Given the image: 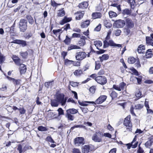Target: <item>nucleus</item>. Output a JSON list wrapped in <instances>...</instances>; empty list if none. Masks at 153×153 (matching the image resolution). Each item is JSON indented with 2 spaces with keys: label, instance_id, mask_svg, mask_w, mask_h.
<instances>
[{
  "label": "nucleus",
  "instance_id": "1",
  "mask_svg": "<svg viewBox=\"0 0 153 153\" xmlns=\"http://www.w3.org/2000/svg\"><path fill=\"white\" fill-rule=\"evenodd\" d=\"M27 22L26 20L24 19H21L19 22V27L20 31L25 32L27 29Z\"/></svg>",
  "mask_w": 153,
  "mask_h": 153
},
{
  "label": "nucleus",
  "instance_id": "2",
  "mask_svg": "<svg viewBox=\"0 0 153 153\" xmlns=\"http://www.w3.org/2000/svg\"><path fill=\"white\" fill-rule=\"evenodd\" d=\"M103 48H105L108 47L109 46L113 47H118V48L122 47L121 44H116L112 40H110L108 42L106 40L103 41Z\"/></svg>",
  "mask_w": 153,
  "mask_h": 153
},
{
  "label": "nucleus",
  "instance_id": "3",
  "mask_svg": "<svg viewBox=\"0 0 153 153\" xmlns=\"http://www.w3.org/2000/svg\"><path fill=\"white\" fill-rule=\"evenodd\" d=\"M130 120V116L128 115L125 119L123 124L126 126L127 129H129V131H131L132 130V124Z\"/></svg>",
  "mask_w": 153,
  "mask_h": 153
},
{
  "label": "nucleus",
  "instance_id": "4",
  "mask_svg": "<svg viewBox=\"0 0 153 153\" xmlns=\"http://www.w3.org/2000/svg\"><path fill=\"white\" fill-rule=\"evenodd\" d=\"M94 149V146L91 145H85L82 146V153H88Z\"/></svg>",
  "mask_w": 153,
  "mask_h": 153
},
{
  "label": "nucleus",
  "instance_id": "5",
  "mask_svg": "<svg viewBox=\"0 0 153 153\" xmlns=\"http://www.w3.org/2000/svg\"><path fill=\"white\" fill-rule=\"evenodd\" d=\"M95 80L98 83L102 85L105 84L107 82L106 77L104 76H97L95 78Z\"/></svg>",
  "mask_w": 153,
  "mask_h": 153
},
{
  "label": "nucleus",
  "instance_id": "6",
  "mask_svg": "<svg viewBox=\"0 0 153 153\" xmlns=\"http://www.w3.org/2000/svg\"><path fill=\"white\" fill-rule=\"evenodd\" d=\"M84 139L81 137H78L76 138L74 140V143L75 146H78L84 144Z\"/></svg>",
  "mask_w": 153,
  "mask_h": 153
},
{
  "label": "nucleus",
  "instance_id": "7",
  "mask_svg": "<svg viewBox=\"0 0 153 153\" xmlns=\"http://www.w3.org/2000/svg\"><path fill=\"white\" fill-rule=\"evenodd\" d=\"M125 25V22L124 21L119 19L116 21L113 24V26L117 28H121Z\"/></svg>",
  "mask_w": 153,
  "mask_h": 153
},
{
  "label": "nucleus",
  "instance_id": "8",
  "mask_svg": "<svg viewBox=\"0 0 153 153\" xmlns=\"http://www.w3.org/2000/svg\"><path fill=\"white\" fill-rule=\"evenodd\" d=\"M87 54L84 52H77L76 53V59L79 61L85 59Z\"/></svg>",
  "mask_w": 153,
  "mask_h": 153
},
{
  "label": "nucleus",
  "instance_id": "9",
  "mask_svg": "<svg viewBox=\"0 0 153 153\" xmlns=\"http://www.w3.org/2000/svg\"><path fill=\"white\" fill-rule=\"evenodd\" d=\"M63 98L64 94L63 93H58L55 95L56 99L62 106H63Z\"/></svg>",
  "mask_w": 153,
  "mask_h": 153
},
{
  "label": "nucleus",
  "instance_id": "10",
  "mask_svg": "<svg viewBox=\"0 0 153 153\" xmlns=\"http://www.w3.org/2000/svg\"><path fill=\"white\" fill-rule=\"evenodd\" d=\"M107 98L106 95H102L100 96L98 98L93 104H100L105 101Z\"/></svg>",
  "mask_w": 153,
  "mask_h": 153
},
{
  "label": "nucleus",
  "instance_id": "11",
  "mask_svg": "<svg viewBox=\"0 0 153 153\" xmlns=\"http://www.w3.org/2000/svg\"><path fill=\"white\" fill-rule=\"evenodd\" d=\"M11 43L19 45L21 44L22 47H25L27 45L26 42L22 40H14Z\"/></svg>",
  "mask_w": 153,
  "mask_h": 153
},
{
  "label": "nucleus",
  "instance_id": "12",
  "mask_svg": "<svg viewBox=\"0 0 153 153\" xmlns=\"http://www.w3.org/2000/svg\"><path fill=\"white\" fill-rule=\"evenodd\" d=\"M126 26L128 28H131L134 26V24L132 20L129 18H127L126 19Z\"/></svg>",
  "mask_w": 153,
  "mask_h": 153
},
{
  "label": "nucleus",
  "instance_id": "13",
  "mask_svg": "<svg viewBox=\"0 0 153 153\" xmlns=\"http://www.w3.org/2000/svg\"><path fill=\"white\" fill-rule=\"evenodd\" d=\"M19 70L21 74H24L25 73L27 70L26 65L23 64L20 65Z\"/></svg>",
  "mask_w": 153,
  "mask_h": 153
},
{
  "label": "nucleus",
  "instance_id": "14",
  "mask_svg": "<svg viewBox=\"0 0 153 153\" xmlns=\"http://www.w3.org/2000/svg\"><path fill=\"white\" fill-rule=\"evenodd\" d=\"M84 14V11L76 12L75 14H78V15L76 16V19L77 20H80L82 18Z\"/></svg>",
  "mask_w": 153,
  "mask_h": 153
},
{
  "label": "nucleus",
  "instance_id": "15",
  "mask_svg": "<svg viewBox=\"0 0 153 153\" xmlns=\"http://www.w3.org/2000/svg\"><path fill=\"white\" fill-rule=\"evenodd\" d=\"M92 140L95 142H100L102 139L101 138L99 137L96 134H94L92 137Z\"/></svg>",
  "mask_w": 153,
  "mask_h": 153
},
{
  "label": "nucleus",
  "instance_id": "16",
  "mask_svg": "<svg viewBox=\"0 0 153 153\" xmlns=\"http://www.w3.org/2000/svg\"><path fill=\"white\" fill-rule=\"evenodd\" d=\"M145 47L144 45H141L138 48L137 51L139 53H143L145 52Z\"/></svg>",
  "mask_w": 153,
  "mask_h": 153
},
{
  "label": "nucleus",
  "instance_id": "17",
  "mask_svg": "<svg viewBox=\"0 0 153 153\" xmlns=\"http://www.w3.org/2000/svg\"><path fill=\"white\" fill-rule=\"evenodd\" d=\"M71 20V19L69 18H67L65 16L64 18L60 21L59 24L61 25H63L65 24L70 22Z\"/></svg>",
  "mask_w": 153,
  "mask_h": 153
},
{
  "label": "nucleus",
  "instance_id": "18",
  "mask_svg": "<svg viewBox=\"0 0 153 153\" xmlns=\"http://www.w3.org/2000/svg\"><path fill=\"white\" fill-rule=\"evenodd\" d=\"M78 103L79 104L82 106H87L88 104H93L94 102L93 101L91 102V101H85L83 102H80V101L79 100Z\"/></svg>",
  "mask_w": 153,
  "mask_h": 153
},
{
  "label": "nucleus",
  "instance_id": "19",
  "mask_svg": "<svg viewBox=\"0 0 153 153\" xmlns=\"http://www.w3.org/2000/svg\"><path fill=\"white\" fill-rule=\"evenodd\" d=\"M59 103L56 99L51 100V104L52 107H57L58 106Z\"/></svg>",
  "mask_w": 153,
  "mask_h": 153
},
{
  "label": "nucleus",
  "instance_id": "20",
  "mask_svg": "<svg viewBox=\"0 0 153 153\" xmlns=\"http://www.w3.org/2000/svg\"><path fill=\"white\" fill-rule=\"evenodd\" d=\"M88 5V3L87 2L84 1L79 4L78 7L80 8L85 9L87 8Z\"/></svg>",
  "mask_w": 153,
  "mask_h": 153
},
{
  "label": "nucleus",
  "instance_id": "21",
  "mask_svg": "<svg viewBox=\"0 0 153 153\" xmlns=\"http://www.w3.org/2000/svg\"><path fill=\"white\" fill-rule=\"evenodd\" d=\"M78 112L77 110L74 108H70L66 110V113L71 115L76 114Z\"/></svg>",
  "mask_w": 153,
  "mask_h": 153
},
{
  "label": "nucleus",
  "instance_id": "22",
  "mask_svg": "<svg viewBox=\"0 0 153 153\" xmlns=\"http://www.w3.org/2000/svg\"><path fill=\"white\" fill-rule=\"evenodd\" d=\"M86 37L83 36H82L80 37V41L79 42V44L80 46H84L85 44Z\"/></svg>",
  "mask_w": 153,
  "mask_h": 153
},
{
  "label": "nucleus",
  "instance_id": "23",
  "mask_svg": "<svg viewBox=\"0 0 153 153\" xmlns=\"http://www.w3.org/2000/svg\"><path fill=\"white\" fill-rule=\"evenodd\" d=\"M153 55L152 51L151 49L147 50L145 56L146 58H151Z\"/></svg>",
  "mask_w": 153,
  "mask_h": 153
},
{
  "label": "nucleus",
  "instance_id": "24",
  "mask_svg": "<svg viewBox=\"0 0 153 153\" xmlns=\"http://www.w3.org/2000/svg\"><path fill=\"white\" fill-rule=\"evenodd\" d=\"M90 20H87L85 22H83L82 23L81 27L82 28L87 27L90 25Z\"/></svg>",
  "mask_w": 153,
  "mask_h": 153
},
{
  "label": "nucleus",
  "instance_id": "25",
  "mask_svg": "<svg viewBox=\"0 0 153 153\" xmlns=\"http://www.w3.org/2000/svg\"><path fill=\"white\" fill-rule=\"evenodd\" d=\"M92 16L94 19L100 18L101 17L102 14L100 12L93 13L92 14Z\"/></svg>",
  "mask_w": 153,
  "mask_h": 153
},
{
  "label": "nucleus",
  "instance_id": "26",
  "mask_svg": "<svg viewBox=\"0 0 153 153\" xmlns=\"http://www.w3.org/2000/svg\"><path fill=\"white\" fill-rule=\"evenodd\" d=\"M146 43L149 45L153 46V40L150 37L147 36L146 37Z\"/></svg>",
  "mask_w": 153,
  "mask_h": 153
},
{
  "label": "nucleus",
  "instance_id": "27",
  "mask_svg": "<svg viewBox=\"0 0 153 153\" xmlns=\"http://www.w3.org/2000/svg\"><path fill=\"white\" fill-rule=\"evenodd\" d=\"M104 24L106 27L108 28H110L112 26V24L110 22L106 20H104Z\"/></svg>",
  "mask_w": 153,
  "mask_h": 153
},
{
  "label": "nucleus",
  "instance_id": "28",
  "mask_svg": "<svg viewBox=\"0 0 153 153\" xmlns=\"http://www.w3.org/2000/svg\"><path fill=\"white\" fill-rule=\"evenodd\" d=\"M26 17L29 23L32 25L34 22V20L32 17L30 15H27Z\"/></svg>",
  "mask_w": 153,
  "mask_h": 153
},
{
  "label": "nucleus",
  "instance_id": "29",
  "mask_svg": "<svg viewBox=\"0 0 153 153\" xmlns=\"http://www.w3.org/2000/svg\"><path fill=\"white\" fill-rule=\"evenodd\" d=\"M109 58V56L107 54H104L102 56H100L99 58L101 62H103L104 60H107Z\"/></svg>",
  "mask_w": 153,
  "mask_h": 153
},
{
  "label": "nucleus",
  "instance_id": "30",
  "mask_svg": "<svg viewBox=\"0 0 153 153\" xmlns=\"http://www.w3.org/2000/svg\"><path fill=\"white\" fill-rule=\"evenodd\" d=\"M26 148V146H25L23 149H22V146L21 144H20L18 145L17 149L19 151L20 153H22L23 152H24L26 151V150H25V149Z\"/></svg>",
  "mask_w": 153,
  "mask_h": 153
},
{
  "label": "nucleus",
  "instance_id": "31",
  "mask_svg": "<svg viewBox=\"0 0 153 153\" xmlns=\"http://www.w3.org/2000/svg\"><path fill=\"white\" fill-rule=\"evenodd\" d=\"M65 117H66L68 120L73 121L74 119V117L71 114H68L66 113L65 115Z\"/></svg>",
  "mask_w": 153,
  "mask_h": 153
},
{
  "label": "nucleus",
  "instance_id": "32",
  "mask_svg": "<svg viewBox=\"0 0 153 153\" xmlns=\"http://www.w3.org/2000/svg\"><path fill=\"white\" fill-rule=\"evenodd\" d=\"M94 45L95 46L97 47V48L98 50L99 49L98 48V47H101L102 45V43L101 41H95L94 42Z\"/></svg>",
  "mask_w": 153,
  "mask_h": 153
},
{
  "label": "nucleus",
  "instance_id": "33",
  "mask_svg": "<svg viewBox=\"0 0 153 153\" xmlns=\"http://www.w3.org/2000/svg\"><path fill=\"white\" fill-rule=\"evenodd\" d=\"M131 13V10L128 9H124L122 11V13L123 15H130Z\"/></svg>",
  "mask_w": 153,
  "mask_h": 153
},
{
  "label": "nucleus",
  "instance_id": "34",
  "mask_svg": "<svg viewBox=\"0 0 153 153\" xmlns=\"http://www.w3.org/2000/svg\"><path fill=\"white\" fill-rule=\"evenodd\" d=\"M71 39L68 37V36H66L65 39L64 40L63 42L67 45H69L71 43Z\"/></svg>",
  "mask_w": 153,
  "mask_h": 153
},
{
  "label": "nucleus",
  "instance_id": "35",
  "mask_svg": "<svg viewBox=\"0 0 153 153\" xmlns=\"http://www.w3.org/2000/svg\"><path fill=\"white\" fill-rule=\"evenodd\" d=\"M63 9V8L62 10H60L58 11L57 15L58 16L60 17L63 16L65 15V12Z\"/></svg>",
  "mask_w": 153,
  "mask_h": 153
},
{
  "label": "nucleus",
  "instance_id": "36",
  "mask_svg": "<svg viewBox=\"0 0 153 153\" xmlns=\"http://www.w3.org/2000/svg\"><path fill=\"white\" fill-rule=\"evenodd\" d=\"M21 80L19 79H14L13 82L15 86L19 85L20 84Z\"/></svg>",
  "mask_w": 153,
  "mask_h": 153
},
{
  "label": "nucleus",
  "instance_id": "37",
  "mask_svg": "<svg viewBox=\"0 0 153 153\" xmlns=\"http://www.w3.org/2000/svg\"><path fill=\"white\" fill-rule=\"evenodd\" d=\"M108 14L110 18L116 17L117 16V13L115 12L112 11H109Z\"/></svg>",
  "mask_w": 153,
  "mask_h": 153
},
{
  "label": "nucleus",
  "instance_id": "38",
  "mask_svg": "<svg viewBox=\"0 0 153 153\" xmlns=\"http://www.w3.org/2000/svg\"><path fill=\"white\" fill-rule=\"evenodd\" d=\"M80 48L78 46L71 45L68 47V50H71L72 49H78Z\"/></svg>",
  "mask_w": 153,
  "mask_h": 153
},
{
  "label": "nucleus",
  "instance_id": "39",
  "mask_svg": "<svg viewBox=\"0 0 153 153\" xmlns=\"http://www.w3.org/2000/svg\"><path fill=\"white\" fill-rule=\"evenodd\" d=\"M45 140L51 143H55V142L51 136H47L45 139Z\"/></svg>",
  "mask_w": 153,
  "mask_h": 153
},
{
  "label": "nucleus",
  "instance_id": "40",
  "mask_svg": "<svg viewBox=\"0 0 153 153\" xmlns=\"http://www.w3.org/2000/svg\"><path fill=\"white\" fill-rule=\"evenodd\" d=\"M38 129L39 131H45L48 130V129L47 128L42 126H39L38 128Z\"/></svg>",
  "mask_w": 153,
  "mask_h": 153
},
{
  "label": "nucleus",
  "instance_id": "41",
  "mask_svg": "<svg viewBox=\"0 0 153 153\" xmlns=\"http://www.w3.org/2000/svg\"><path fill=\"white\" fill-rule=\"evenodd\" d=\"M135 59L133 57H130L128 58V62L129 63L132 64L135 62Z\"/></svg>",
  "mask_w": 153,
  "mask_h": 153
},
{
  "label": "nucleus",
  "instance_id": "42",
  "mask_svg": "<svg viewBox=\"0 0 153 153\" xmlns=\"http://www.w3.org/2000/svg\"><path fill=\"white\" fill-rule=\"evenodd\" d=\"M117 96V93L114 91H112L110 94V96L111 97L112 100L116 98Z\"/></svg>",
  "mask_w": 153,
  "mask_h": 153
},
{
  "label": "nucleus",
  "instance_id": "43",
  "mask_svg": "<svg viewBox=\"0 0 153 153\" xmlns=\"http://www.w3.org/2000/svg\"><path fill=\"white\" fill-rule=\"evenodd\" d=\"M82 73V72L81 70H76L74 73V75L76 76L80 75Z\"/></svg>",
  "mask_w": 153,
  "mask_h": 153
},
{
  "label": "nucleus",
  "instance_id": "44",
  "mask_svg": "<svg viewBox=\"0 0 153 153\" xmlns=\"http://www.w3.org/2000/svg\"><path fill=\"white\" fill-rule=\"evenodd\" d=\"M70 25L68 23L66 24L62 28V29H63V30L67 31L68 29H70Z\"/></svg>",
  "mask_w": 153,
  "mask_h": 153
},
{
  "label": "nucleus",
  "instance_id": "45",
  "mask_svg": "<svg viewBox=\"0 0 153 153\" xmlns=\"http://www.w3.org/2000/svg\"><path fill=\"white\" fill-rule=\"evenodd\" d=\"M51 5L53 7H56L58 5H61L60 4L57 3L54 0H51Z\"/></svg>",
  "mask_w": 153,
  "mask_h": 153
},
{
  "label": "nucleus",
  "instance_id": "46",
  "mask_svg": "<svg viewBox=\"0 0 153 153\" xmlns=\"http://www.w3.org/2000/svg\"><path fill=\"white\" fill-rule=\"evenodd\" d=\"M143 107V104H139L135 105L134 108L136 109H140L142 108Z\"/></svg>",
  "mask_w": 153,
  "mask_h": 153
},
{
  "label": "nucleus",
  "instance_id": "47",
  "mask_svg": "<svg viewBox=\"0 0 153 153\" xmlns=\"http://www.w3.org/2000/svg\"><path fill=\"white\" fill-rule=\"evenodd\" d=\"M152 144V141L151 140H149L146 142L145 144V145L147 148H149L151 146Z\"/></svg>",
  "mask_w": 153,
  "mask_h": 153
},
{
  "label": "nucleus",
  "instance_id": "48",
  "mask_svg": "<svg viewBox=\"0 0 153 153\" xmlns=\"http://www.w3.org/2000/svg\"><path fill=\"white\" fill-rule=\"evenodd\" d=\"M52 82L53 81L46 82L45 83V85L46 87L48 88H49L50 87H51L52 85Z\"/></svg>",
  "mask_w": 153,
  "mask_h": 153
},
{
  "label": "nucleus",
  "instance_id": "49",
  "mask_svg": "<svg viewBox=\"0 0 153 153\" xmlns=\"http://www.w3.org/2000/svg\"><path fill=\"white\" fill-rule=\"evenodd\" d=\"M19 111L20 114H24L26 112V110L23 107L20 108H19Z\"/></svg>",
  "mask_w": 153,
  "mask_h": 153
},
{
  "label": "nucleus",
  "instance_id": "50",
  "mask_svg": "<svg viewBox=\"0 0 153 153\" xmlns=\"http://www.w3.org/2000/svg\"><path fill=\"white\" fill-rule=\"evenodd\" d=\"M13 60L16 64L17 65H19L20 64L21 59L19 58L14 59Z\"/></svg>",
  "mask_w": 153,
  "mask_h": 153
},
{
  "label": "nucleus",
  "instance_id": "51",
  "mask_svg": "<svg viewBox=\"0 0 153 153\" xmlns=\"http://www.w3.org/2000/svg\"><path fill=\"white\" fill-rule=\"evenodd\" d=\"M126 85V84L123 82L121 83L119 85V87L120 89V90H123L125 86Z\"/></svg>",
  "mask_w": 153,
  "mask_h": 153
},
{
  "label": "nucleus",
  "instance_id": "52",
  "mask_svg": "<svg viewBox=\"0 0 153 153\" xmlns=\"http://www.w3.org/2000/svg\"><path fill=\"white\" fill-rule=\"evenodd\" d=\"M57 111H58V115L59 116L64 115V111L61 108H59Z\"/></svg>",
  "mask_w": 153,
  "mask_h": 153
},
{
  "label": "nucleus",
  "instance_id": "53",
  "mask_svg": "<svg viewBox=\"0 0 153 153\" xmlns=\"http://www.w3.org/2000/svg\"><path fill=\"white\" fill-rule=\"evenodd\" d=\"M81 35L80 34L77 33H74L72 34V36H71V38H79L80 37Z\"/></svg>",
  "mask_w": 153,
  "mask_h": 153
},
{
  "label": "nucleus",
  "instance_id": "54",
  "mask_svg": "<svg viewBox=\"0 0 153 153\" xmlns=\"http://www.w3.org/2000/svg\"><path fill=\"white\" fill-rule=\"evenodd\" d=\"M14 28L12 27H10V33L11 36H14L15 35V33H14Z\"/></svg>",
  "mask_w": 153,
  "mask_h": 153
},
{
  "label": "nucleus",
  "instance_id": "55",
  "mask_svg": "<svg viewBox=\"0 0 153 153\" xmlns=\"http://www.w3.org/2000/svg\"><path fill=\"white\" fill-rule=\"evenodd\" d=\"M121 33V30L119 29H117L115 30V34L116 36H118L120 35Z\"/></svg>",
  "mask_w": 153,
  "mask_h": 153
},
{
  "label": "nucleus",
  "instance_id": "56",
  "mask_svg": "<svg viewBox=\"0 0 153 153\" xmlns=\"http://www.w3.org/2000/svg\"><path fill=\"white\" fill-rule=\"evenodd\" d=\"M96 90V87L95 86H92L89 89L90 91L92 93H94L95 92Z\"/></svg>",
  "mask_w": 153,
  "mask_h": 153
},
{
  "label": "nucleus",
  "instance_id": "57",
  "mask_svg": "<svg viewBox=\"0 0 153 153\" xmlns=\"http://www.w3.org/2000/svg\"><path fill=\"white\" fill-rule=\"evenodd\" d=\"M79 83L74 82L73 81H70V84L73 87H76L78 86V84Z\"/></svg>",
  "mask_w": 153,
  "mask_h": 153
},
{
  "label": "nucleus",
  "instance_id": "58",
  "mask_svg": "<svg viewBox=\"0 0 153 153\" xmlns=\"http://www.w3.org/2000/svg\"><path fill=\"white\" fill-rule=\"evenodd\" d=\"M131 70L134 75L136 76L138 75V72L136 69L134 68H132L131 69Z\"/></svg>",
  "mask_w": 153,
  "mask_h": 153
},
{
  "label": "nucleus",
  "instance_id": "59",
  "mask_svg": "<svg viewBox=\"0 0 153 153\" xmlns=\"http://www.w3.org/2000/svg\"><path fill=\"white\" fill-rule=\"evenodd\" d=\"M101 25L99 24L94 29V30L97 31H100L101 28Z\"/></svg>",
  "mask_w": 153,
  "mask_h": 153
},
{
  "label": "nucleus",
  "instance_id": "60",
  "mask_svg": "<svg viewBox=\"0 0 153 153\" xmlns=\"http://www.w3.org/2000/svg\"><path fill=\"white\" fill-rule=\"evenodd\" d=\"M73 153H81L79 149L74 148L72 150Z\"/></svg>",
  "mask_w": 153,
  "mask_h": 153
},
{
  "label": "nucleus",
  "instance_id": "61",
  "mask_svg": "<svg viewBox=\"0 0 153 153\" xmlns=\"http://www.w3.org/2000/svg\"><path fill=\"white\" fill-rule=\"evenodd\" d=\"M95 62V69L97 70L100 68L101 65L99 63H97V62Z\"/></svg>",
  "mask_w": 153,
  "mask_h": 153
},
{
  "label": "nucleus",
  "instance_id": "62",
  "mask_svg": "<svg viewBox=\"0 0 153 153\" xmlns=\"http://www.w3.org/2000/svg\"><path fill=\"white\" fill-rule=\"evenodd\" d=\"M130 28H128L126 29L124 31L125 33L126 34V35H128L130 33L131 30Z\"/></svg>",
  "mask_w": 153,
  "mask_h": 153
},
{
  "label": "nucleus",
  "instance_id": "63",
  "mask_svg": "<svg viewBox=\"0 0 153 153\" xmlns=\"http://www.w3.org/2000/svg\"><path fill=\"white\" fill-rule=\"evenodd\" d=\"M27 54V52L22 53H21V55L24 58H26Z\"/></svg>",
  "mask_w": 153,
  "mask_h": 153
},
{
  "label": "nucleus",
  "instance_id": "64",
  "mask_svg": "<svg viewBox=\"0 0 153 153\" xmlns=\"http://www.w3.org/2000/svg\"><path fill=\"white\" fill-rule=\"evenodd\" d=\"M117 149L116 148H114L111 149L109 153H116Z\"/></svg>",
  "mask_w": 153,
  "mask_h": 153
}]
</instances>
